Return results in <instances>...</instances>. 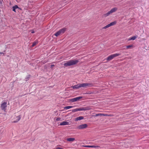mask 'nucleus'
<instances>
[{"mask_svg": "<svg viewBox=\"0 0 149 149\" xmlns=\"http://www.w3.org/2000/svg\"><path fill=\"white\" fill-rule=\"evenodd\" d=\"M79 61L78 60H70L67 61L66 62H64L65 63L63 65L65 67L71 66L75 65L77 64Z\"/></svg>", "mask_w": 149, "mask_h": 149, "instance_id": "nucleus-1", "label": "nucleus"}, {"mask_svg": "<svg viewBox=\"0 0 149 149\" xmlns=\"http://www.w3.org/2000/svg\"><path fill=\"white\" fill-rule=\"evenodd\" d=\"M91 109V107H86L81 108H77L72 110V112H75L78 111H85Z\"/></svg>", "mask_w": 149, "mask_h": 149, "instance_id": "nucleus-2", "label": "nucleus"}, {"mask_svg": "<svg viewBox=\"0 0 149 149\" xmlns=\"http://www.w3.org/2000/svg\"><path fill=\"white\" fill-rule=\"evenodd\" d=\"M118 10V8L116 7H114L112 8L111 10L108 11L107 13L104 14V17H106L108 16L109 15L112 14L113 13L115 12Z\"/></svg>", "mask_w": 149, "mask_h": 149, "instance_id": "nucleus-3", "label": "nucleus"}, {"mask_svg": "<svg viewBox=\"0 0 149 149\" xmlns=\"http://www.w3.org/2000/svg\"><path fill=\"white\" fill-rule=\"evenodd\" d=\"M80 88L82 87L84 88H86L89 87H92L93 86L92 84L85 83L79 84Z\"/></svg>", "mask_w": 149, "mask_h": 149, "instance_id": "nucleus-4", "label": "nucleus"}, {"mask_svg": "<svg viewBox=\"0 0 149 149\" xmlns=\"http://www.w3.org/2000/svg\"><path fill=\"white\" fill-rule=\"evenodd\" d=\"M66 30V28H64L61 29L56 33L54 35L56 36L57 37L60 34L64 33Z\"/></svg>", "mask_w": 149, "mask_h": 149, "instance_id": "nucleus-5", "label": "nucleus"}, {"mask_svg": "<svg viewBox=\"0 0 149 149\" xmlns=\"http://www.w3.org/2000/svg\"><path fill=\"white\" fill-rule=\"evenodd\" d=\"M120 55V54L117 53L111 54L107 58V60L108 61H110L113 59L114 57L118 56Z\"/></svg>", "mask_w": 149, "mask_h": 149, "instance_id": "nucleus-6", "label": "nucleus"}, {"mask_svg": "<svg viewBox=\"0 0 149 149\" xmlns=\"http://www.w3.org/2000/svg\"><path fill=\"white\" fill-rule=\"evenodd\" d=\"M82 97H79L74 98L72 99H69L68 101L69 102H75L82 99Z\"/></svg>", "mask_w": 149, "mask_h": 149, "instance_id": "nucleus-7", "label": "nucleus"}, {"mask_svg": "<svg viewBox=\"0 0 149 149\" xmlns=\"http://www.w3.org/2000/svg\"><path fill=\"white\" fill-rule=\"evenodd\" d=\"M116 24V21H114L113 22H111V23H110V24H107L106 26H104L102 28V29H106L107 28H108L109 27L114 25H115Z\"/></svg>", "mask_w": 149, "mask_h": 149, "instance_id": "nucleus-8", "label": "nucleus"}, {"mask_svg": "<svg viewBox=\"0 0 149 149\" xmlns=\"http://www.w3.org/2000/svg\"><path fill=\"white\" fill-rule=\"evenodd\" d=\"M7 103H2L1 105V109L5 111L7 108Z\"/></svg>", "mask_w": 149, "mask_h": 149, "instance_id": "nucleus-9", "label": "nucleus"}, {"mask_svg": "<svg viewBox=\"0 0 149 149\" xmlns=\"http://www.w3.org/2000/svg\"><path fill=\"white\" fill-rule=\"evenodd\" d=\"M88 127L87 124H84L79 125L77 127V128L79 129H82L86 128Z\"/></svg>", "mask_w": 149, "mask_h": 149, "instance_id": "nucleus-10", "label": "nucleus"}, {"mask_svg": "<svg viewBox=\"0 0 149 149\" xmlns=\"http://www.w3.org/2000/svg\"><path fill=\"white\" fill-rule=\"evenodd\" d=\"M69 123L68 122L64 121L60 123L59 125H69Z\"/></svg>", "mask_w": 149, "mask_h": 149, "instance_id": "nucleus-11", "label": "nucleus"}, {"mask_svg": "<svg viewBox=\"0 0 149 149\" xmlns=\"http://www.w3.org/2000/svg\"><path fill=\"white\" fill-rule=\"evenodd\" d=\"M73 89H78L80 88V84H79L77 85H75L74 86H72L71 87Z\"/></svg>", "mask_w": 149, "mask_h": 149, "instance_id": "nucleus-12", "label": "nucleus"}, {"mask_svg": "<svg viewBox=\"0 0 149 149\" xmlns=\"http://www.w3.org/2000/svg\"><path fill=\"white\" fill-rule=\"evenodd\" d=\"M85 147H87V148H100V147L99 146H90V145H87L84 146Z\"/></svg>", "mask_w": 149, "mask_h": 149, "instance_id": "nucleus-13", "label": "nucleus"}, {"mask_svg": "<svg viewBox=\"0 0 149 149\" xmlns=\"http://www.w3.org/2000/svg\"><path fill=\"white\" fill-rule=\"evenodd\" d=\"M21 118V116H17L16 118V120L13 121V123H16L18 122L19 121V120Z\"/></svg>", "mask_w": 149, "mask_h": 149, "instance_id": "nucleus-14", "label": "nucleus"}, {"mask_svg": "<svg viewBox=\"0 0 149 149\" xmlns=\"http://www.w3.org/2000/svg\"><path fill=\"white\" fill-rule=\"evenodd\" d=\"M19 7L17 5H15V6L13 7V10L15 12H16V9L19 8Z\"/></svg>", "mask_w": 149, "mask_h": 149, "instance_id": "nucleus-15", "label": "nucleus"}, {"mask_svg": "<svg viewBox=\"0 0 149 149\" xmlns=\"http://www.w3.org/2000/svg\"><path fill=\"white\" fill-rule=\"evenodd\" d=\"M84 118V117L83 116H80L79 117H77L75 118V121H78L81 120L83 119Z\"/></svg>", "mask_w": 149, "mask_h": 149, "instance_id": "nucleus-16", "label": "nucleus"}, {"mask_svg": "<svg viewBox=\"0 0 149 149\" xmlns=\"http://www.w3.org/2000/svg\"><path fill=\"white\" fill-rule=\"evenodd\" d=\"M133 47V46L132 45H129L126 46V47L124 48V49H132Z\"/></svg>", "mask_w": 149, "mask_h": 149, "instance_id": "nucleus-17", "label": "nucleus"}, {"mask_svg": "<svg viewBox=\"0 0 149 149\" xmlns=\"http://www.w3.org/2000/svg\"><path fill=\"white\" fill-rule=\"evenodd\" d=\"M137 37V36H134L132 37L129 38L128 39V40H135Z\"/></svg>", "mask_w": 149, "mask_h": 149, "instance_id": "nucleus-18", "label": "nucleus"}, {"mask_svg": "<svg viewBox=\"0 0 149 149\" xmlns=\"http://www.w3.org/2000/svg\"><path fill=\"white\" fill-rule=\"evenodd\" d=\"M74 140H75V139L74 138H68L67 139V140L68 141H70V142L73 141H74Z\"/></svg>", "mask_w": 149, "mask_h": 149, "instance_id": "nucleus-19", "label": "nucleus"}, {"mask_svg": "<svg viewBox=\"0 0 149 149\" xmlns=\"http://www.w3.org/2000/svg\"><path fill=\"white\" fill-rule=\"evenodd\" d=\"M72 107H73V106H66V107H64V109L67 110V109L71 108Z\"/></svg>", "mask_w": 149, "mask_h": 149, "instance_id": "nucleus-20", "label": "nucleus"}, {"mask_svg": "<svg viewBox=\"0 0 149 149\" xmlns=\"http://www.w3.org/2000/svg\"><path fill=\"white\" fill-rule=\"evenodd\" d=\"M38 43V42L37 41H35L33 42V44L32 45V47H34Z\"/></svg>", "mask_w": 149, "mask_h": 149, "instance_id": "nucleus-21", "label": "nucleus"}, {"mask_svg": "<svg viewBox=\"0 0 149 149\" xmlns=\"http://www.w3.org/2000/svg\"><path fill=\"white\" fill-rule=\"evenodd\" d=\"M105 116V115L104 114H102V113H98V114H96L95 116Z\"/></svg>", "mask_w": 149, "mask_h": 149, "instance_id": "nucleus-22", "label": "nucleus"}, {"mask_svg": "<svg viewBox=\"0 0 149 149\" xmlns=\"http://www.w3.org/2000/svg\"><path fill=\"white\" fill-rule=\"evenodd\" d=\"M61 118L60 117H58L55 120V121H59L61 120Z\"/></svg>", "mask_w": 149, "mask_h": 149, "instance_id": "nucleus-23", "label": "nucleus"}, {"mask_svg": "<svg viewBox=\"0 0 149 149\" xmlns=\"http://www.w3.org/2000/svg\"><path fill=\"white\" fill-rule=\"evenodd\" d=\"M54 65H51V68H53V67H54Z\"/></svg>", "mask_w": 149, "mask_h": 149, "instance_id": "nucleus-24", "label": "nucleus"}, {"mask_svg": "<svg viewBox=\"0 0 149 149\" xmlns=\"http://www.w3.org/2000/svg\"><path fill=\"white\" fill-rule=\"evenodd\" d=\"M55 149H63L62 148H60V147H57Z\"/></svg>", "mask_w": 149, "mask_h": 149, "instance_id": "nucleus-25", "label": "nucleus"}, {"mask_svg": "<svg viewBox=\"0 0 149 149\" xmlns=\"http://www.w3.org/2000/svg\"><path fill=\"white\" fill-rule=\"evenodd\" d=\"M34 33V31H32L31 32L32 33Z\"/></svg>", "mask_w": 149, "mask_h": 149, "instance_id": "nucleus-26", "label": "nucleus"}, {"mask_svg": "<svg viewBox=\"0 0 149 149\" xmlns=\"http://www.w3.org/2000/svg\"><path fill=\"white\" fill-rule=\"evenodd\" d=\"M1 54H3V53H0Z\"/></svg>", "mask_w": 149, "mask_h": 149, "instance_id": "nucleus-27", "label": "nucleus"}]
</instances>
